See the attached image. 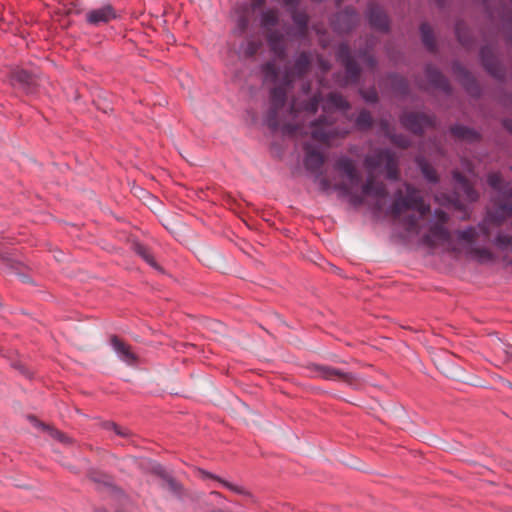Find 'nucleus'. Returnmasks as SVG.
I'll use <instances>...</instances> for the list:
<instances>
[{"instance_id": "1", "label": "nucleus", "mask_w": 512, "mask_h": 512, "mask_svg": "<svg viewBox=\"0 0 512 512\" xmlns=\"http://www.w3.org/2000/svg\"><path fill=\"white\" fill-rule=\"evenodd\" d=\"M366 167L369 170L370 176L363 186V193L365 195L382 197L386 194L385 187L382 183H376L372 179V174L379 168L383 167L389 179H396L397 177V160L395 155L389 150H382L374 155H370L365 160Z\"/></svg>"}, {"instance_id": "2", "label": "nucleus", "mask_w": 512, "mask_h": 512, "mask_svg": "<svg viewBox=\"0 0 512 512\" xmlns=\"http://www.w3.org/2000/svg\"><path fill=\"white\" fill-rule=\"evenodd\" d=\"M405 192V197L399 192L391 207V211L395 216H400L408 210L417 212L419 216H424L429 212V206L424 203L418 191L413 189L410 185H405Z\"/></svg>"}, {"instance_id": "3", "label": "nucleus", "mask_w": 512, "mask_h": 512, "mask_svg": "<svg viewBox=\"0 0 512 512\" xmlns=\"http://www.w3.org/2000/svg\"><path fill=\"white\" fill-rule=\"evenodd\" d=\"M436 221L431 223L429 233L425 237V241L431 247L442 246L447 250H455L452 245L450 234L444 227V224L448 220V216L443 211H436Z\"/></svg>"}, {"instance_id": "4", "label": "nucleus", "mask_w": 512, "mask_h": 512, "mask_svg": "<svg viewBox=\"0 0 512 512\" xmlns=\"http://www.w3.org/2000/svg\"><path fill=\"white\" fill-rule=\"evenodd\" d=\"M478 237L476 228L468 227L458 232V238L466 246L468 255L478 262L486 263L494 259L493 253L487 248H475L473 243Z\"/></svg>"}, {"instance_id": "5", "label": "nucleus", "mask_w": 512, "mask_h": 512, "mask_svg": "<svg viewBox=\"0 0 512 512\" xmlns=\"http://www.w3.org/2000/svg\"><path fill=\"white\" fill-rule=\"evenodd\" d=\"M331 126V123H328L326 118L312 123L310 132L312 139L315 142L328 144L334 137L347 133L346 130L338 131L333 129Z\"/></svg>"}, {"instance_id": "6", "label": "nucleus", "mask_w": 512, "mask_h": 512, "mask_svg": "<svg viewBox=\"0 0 512 512\" xmlns=\"http://www.w3.org/2000/svg\"><path fill=\"white\" fill-rule=\"evenodd\" d=\"M311 369L312 375L314 377L325 380H335L350 383L353 379L351 374L342 372L341 370L329 366L313 365Z\"/></svg>"}, {"instance_id": "7", "label": "nucleus", "mask_w": 512, "mask_h": 512, "mask_svg": "<svg viewBox=\"0 0 512 512\" xmlns=\"http://www.w3.org/2000/svg\"><path fill=\"white\" fill-rule=\"evenodd\" d=\"M110 345L117 357L127 365H136L138 356L132 351L131 347L121 341L118 337L113 336L110 339Z\"/></svg>"}, {"instance_id": "8", "label": "nucleus", "mask_w": 512, "mask_h": 512, "mask_svg": "<svg viewBox=\"0 0 512 512\" xmlns=\"http://www.w3.org/2000/svg\"><path fill=\"white\" fill-rule=\"evenodd\" d=\"M115 17V11L110 5L91 10L86 15L87 21L93 25L107 23Z\"/></svg>"}, {"instance_id": "9", "label": "nucleus", "mask_w": 512, "mask_h": 512, "mask_svg": "<svg viewBox=\"0 0 512 512\" xmlns=\"http://www.w3.org/2000/svg\"><path fill=\"white\" fill-rule=\"evenodd\" d=\"M458 197L468 202H474L478 198L476 191L470 186L467 180L458 172L454 173Z\"/></svg>"}, {"instance_id": "10", "label": "nucleus", "mask_w": 512, "mask_h": 512, "mask_svg": "<svg viewBox=\"0 0 512 512\" xmlns=\"http://www.w3.org/2000/svg\"><path fill=\"white\" fill-rule=\"evenodd\" d=\"M347 101L339 94L331 93L323 101L322 108L327 114L335 111L344 112L348 109Z\"/></svg>"}, {"instance_id": "11", "label": "nucleus", "mask_w": 512, "mask_h": 512, "mask_svg": "<svg viewBox=\"0 0 512 512\" xmlns=\"http://www.w3.org/2000/svg\"><path fill=\"white\" fill-rule=\"evenodd\" d=\"M402 124L414 133L422 132L423 128L427 124V119L423 115L419 114H406L402 117Z\"/></svg>"}, {"instance_id": "12", "label": "nucleus", "mask_w": 512, "mask_h": 512, "mask_svg": "<svg viewBox=\"0 0 512 512\" xmlns=\"http://www.w3.org/2000/svg\"><path fill=\"white\" fill-rule=\"evenodd\" d=\"M337 168L346 175L352 186L359 183L360 177L357 174L354 163L349 158H340L337 162Z\"/></svg>"}, {"instance_id": "13", "label": "nucleus", "mask_w": 512, "mask_h": 512, "mask_svg": "<svg viewBox=\"0 0 512 512\" xmlns=\"http://www.w3.org/2000/svg\"><path fill=\"white\" fill-rule=\"evenodd\" d=\"M324 162L322 153L317 149H312L310 145L306 146L305 165L309 170H318Z\"/></svg>"}, {"instance_id": "14", "label": "nucleus", "mask_w": 512, "mask_h": 512, "mask_svg": "<svg viewBox=\"0 0 512 512\" xmlns=\"http://www.w3.org/2000/svg\"><path fill=\"white\" fill-rule=\"evenodd\" d=\"M201 476L203 478H212V479H215L217 480L223 487H225L226 489L230 490L231 492L233 493H236V494H239V495H244V496H250V493L241 485H238V484H235V483H232V482H229V481H226L224 479H221L217 476H214L206 471H203V470H200L199 471Z\"/></svg>"}, {"instance_id": "15", "label": "nucleus", "mask_w": 512, "mask_h": 512, "mask_svg": "<svg viewBox=\"0 0 512 512\" xmlns=\"http://www.w3.org/2000/svg\"><path fill=\"white\" fill-rule=\"evenodd\" d=\"M370 23L381 30L388 28V21L386 15L381 10H371L369 13Z\"/></svg>"}, {"instance_id": "16", "label": "nucleus", "mask_w": 512, "mask_h": 512, "mask_svg": "<svg viewBox=\"0 0 512 512\" xmlns=\"http://www.w3.org/2000/svg\"><path fill=\"white\" fill-rule=\"evenodd\" d=\"M503 198L506 203L500 205L497 210V214H499L501 219L512 216V189L509 192H504Z\"/></svg>"}, {"instance_id": "17", "label": "nucleus", "mask_w": 512, "mask_h": 512, "mask_svg": "<svg viewBox=\"0 0 512 512\" xmlns=\"http://www.w3.org/2000/svg\"><path fill=\"white\" fill-rule=\"evenodd\" d=\"M31 422L33 423V425L35 427H39V428H42L43 430H45L52 438L54 439H57L58 441L60 442H66L68 440V438L62 434L61 432L55 430L54 428H51L45 424H42L40 423L37 419H35L34 417H31L30 418Z\"/></svg>"}, {"instance_id": "18", "label": "nucleus", "mask_w": 512, "mask_h": 512, "mask_svg": "<svg viewBox=\"0 0 512 512\" xmlns=\"http://www.w3.org/2000/svg\"><path fill=\"white\" fill-rule=\"evenodd\" d=\"M286 88L279 86L275 87L271 92V99L275 108L281 107L285 103Z\"/></svg>"}, {"instance_id": "19", "label": "nucleus", "mask_w": 512, "mask_h": 512, "mask_svg": "<svg viewBox=\"0 0 512 512\" xmlns=\"http://www.w3.org/2000/svg\"><path fill=\"white\" fill-rule=\"evenodd\" d=\"M422 41L429 49L434 47V38L431 27L428 24H422L420 27Z\"/></svg>"}, {"instance_id": "20", "label": "nucleus", "mask_w": 512, "mask_h": 512, "mask_svg": "<svg viewBox=\"0 0 512 512\" xmlns=\"http://www.w3.org/2000/svg\"><path fill=\"white\" fill-rule=\"evenodd\" d=\"M452 133L462 139H472L476 137V133L464 126H455L452 128Z\"/></svg>"}, {"instance_id": "21", "label": "nucleus", "mask_w": 512, "mask_h": 512, "mask_svg": "<svg viewBox=\"0 0 512 512\" xmlns=\"http://www.w3.org/2000/svg\"><path fill=\"white\" fill-rule=\"evenodd\" d=\"M512 244V236L508 234H498L494 240V245L500 249L505 250Z\"/></svg>"}, {"instance_id": "22", "label": "nucleus", "mask_w": 512, "mask_h": 512, "mask_svg": "<svg viewBox=\"0 0 512 512\" xmlns=\"http://www.w3.org/2000/svg\"><path fill=\"white\" fill-rule=\"evenodd\" d=\"M419 167L424 175V177L430 181L435 182L437 180L436 173L434 169L425 163L423 160H418Z\"/></svg>"}, {"instance_id": "23", "label": "nucleus", "mask_w": 512, "mask_h": 512, "mask_svg": "<svg viewBox=\"0 0 512 512\" xmlns=\"http://www.w3.org/2000/svg\"><path fill=\"white\" fill-rule=\"evenodd\" d=\"M265 81L276 82L278 74L274 63H267L264 67Z\"/></svg>"}, {"instance_id": "24", "label": "nucleus", "mask_w": 512, "mask_h": 512, "mask_svg": "<svg viewBox=\"0 0 512 512\" xmlns=\"http://www.w3.org/2000/svg\"><path fill=\"white\" fill-rule=\"evenodd\" d=\"M14 79L15 81L23 85L30 84L32 82L31 75L24 70L16 71L14 73Z\"/></svg>"}, {"instance_id": "25", "label": "nucleus", "mask_w": 512, "mask_h": 512, "mask_svg": "<svg viewBox=\"0 0 512 512\" xmlns=\"http://www.w3.org/2000/svg\"><path fill=\"white\" fill-rule=\"evenodd\" d=\"M492 222H496L497 224H499V220H498V217L497 216H494V215H489L482 223L479 224L478 228H479V231L483 233V235L485 237H487L489 235V231H488V228H487V225L489 223H492Z\"/></svg>"}, {"instance_id": "26", "label": "nucleus", "mask_w": 512, "mask_h": 512, "mask_svg": "<svg viewBox=\"0 0 512 512\" xmlns=\"http://www.w3.org/2000/svg\"><path fill=\"white\" fill-rule=\"evenodd\" d=\"M356 122L360 127L370 126L372 122L370 113L367 111H361L357 117Z\"/></svg>"}, {"instance_id": "27", "label": "nucleus", "mask_w": 512, "mask_h": 512, "mask_svg": "<svg viewBox=\"0 0 512 512\" xmlns=\"http://www.w3.org/2000/svg\"><path fill=\"white\" fill-rule=\"evenodd\" d=\"M309 65V58L306 54H301L296 60V69L298 73H303Z\"/></svg>"}, {"instance_id": "28", "label": "nucleus", "mask_w": 512, "mask_h": 512, "mask_svg": "<svg viewBox=\"0 0 512 512\" xmlns=\"http://www.w3.org/2000/svg\"><path fill=\"white\" fill-rule=\"evenodd\" d=\"M137 253L148 263L150 264L151 266L153 267H157L155 261H154V258L152 257V255L147 251L146 248L142 247V246H139L137 247Z\"/></svg>"}, {"instance_id": "29", "label": "nucleus", "mask_w": 512, "mask_h": 512, "mask_svg": "<svg viewBox=\"0 0 512 512\" xmlns=\"http://www.w3.org/2000/svg\"><path fill=\"white\" fill-rule=\"evenodd\" d=\"M488 184L495 190L501 188V177L497 173H492L488 176Z\"/></svg>"}, {"instance_id": "30", "label": "nucleus", "mask_w": 512, "mask_h": 512, "mask_svg": "<svg viewBox=\"0 0 512 512\" xmlns=\"http://www.w3.org/2000/svg\"><path fill=\"white\" fill-rule=\"evenodd\" d=\"M276 19H277V16L272 11L264 13L263 18H262L265 25L273 24L276 21Z\"/></svg>"}, {"instance_id": "31", "label": "nucleus", "mask_w": 512, "mask_h": 512, "mask_svg": "<svg viewBox=\"0 0 512 512\" xmlns=\"http://www.w3.org/2000/svg\"><path fill=\"white\" fill-rule=\"evenodd\" d=\"M319 103V99L317 97H314L311 102L305 105L304 110L308 112H315L317 110V106Z\"/></svg>"}, {"instance_id": "32", "label": "nucleus", "mask_w": 512, "mask_h": 512, "mask_svg": "<svg viewBox=\"0 0 512 512\" xmlns=\"http://www.w3.org/2000/svg\"><path fill=\"white\" fill-rule=\"evenodd\" d=\"M111 427L113 428V430L116 432V434L120 435V436H127L128 433L124 430H121L119 427H117L115 424H112Z\"/></svg>"}, {"instance_id": "33", "label": "nucleus", "mask_w": 512, "mask_h": 512, "mask_svg": "<svg viewBox=\"0 0 512 512\" xmlns=\"http://www.w3.org/2000/svg\"><path fill=\"white\" fill-rule=\"evenodd\" d=\"M406 224L408 226V229L412 230L413 228L416 227V219L413 218V217H409V219L407 220Z\"/></svg>"}, {"instance_id": "34", "label": "nucleus", "mask_w": 512, "mask_h": 512, "mask_svg": "<svg viewBox=\"0 0 512 512\" xmlns=\"http://www.w3.org/2000/svg\"><path fill=\"white\" fill-rule=\"evenodd\" d=\"M320 186H321V189L324 191L328 190L330 187L329 183L325 179L320 180Z\"/></svg>"}, {"instance_id": "35", "label": "nucleus", "mask_w": 512, "mask_h": 512, "mask_svg": "<svg viewBox=\"0 0 512 512\" xmlns=\"http://www.w3.org/2000/svg\"><path fill=\"white\" fill-rule=\"evenodd\" d=\"M447 202L455 208L459 206V199H448Z\"/></svg>"}, {"instance_id": "36", "label": "nucleus", "mask_w": 512, "mask_h": 512, "mask_svg": "<svg viewBox=\"0 0 512 512\" xmlns=\"http://www.w3.org/2000/svg\"><path fill=\"white\" fill-rule=\"evenodd\" d=\"M264 0H253L254 7H260L263 4Z\"/></svg>"}, {"instance_id": "37", "label": "nucleus", "mask_w": 512, "mask_h": 512, "mask_svg": "<svg viewBox=\"0 0 512 512\" xmlns=\"http://www.w3.org/2000/svg\"><path fill=\"white\" fill-rule=\"evenodd\" d=\"M347 71H348L349 73H354V70H353L352 65H348V66H347Z\"/></svg>"}, {"instance_id": "38", "label": "nucleus", "mask_w": 512, "mask_h": 512, "mask_svg": "<svg viewBox=\"0 0 512 512\" xmlns=\"http://www.w3.org/2000/svg\"><path fill=\"white\" fill-rule=\"evenodd\" d=\"M155 471H156L157 473L161 474V473H162V467H161V466H157V467H156V469H155Z\"/></svg>"}, {"instance_id": "39", "label": "nucleus", "mask_w": 512, "mask_h": 512, "mask_svg": "<svg viewBox=\"0 0 512 512\" xmlns=\"http://www.w3.org/2000/svg\"><path fill=\"white\" fill-rule=\"evenodd\" d=\"M241 25L244 27L246 25V22L244 20H241Z\"/></svg>"}, {"instance_id": "40", "label": "nucleus", "mask_w": 512, "mask_h": 512, "mask_svg": "<svg viewBox=\"0 0 512 512\" xmlns=\"http://www.w3.org/2000/svg\"><path fill=\"white\" fill-rule=\"evenodd\" d=\"M212 494H214L216 496H220V494L218 492H212Z\"/></svg>"}, {"instance_id": "41", "label": "nucleus", "mask_w": 512, "mask_h": 512, "mask_svg": "<svg viewBox=\"0 0 512 512\" xmlns=\"http://www.w3.org/2000/svg\"><path fill=\"white\" fill-rule=\"evenodd\" d=\"M376 99V95L373 96V98H369L368 100H374Z\"/></svg>"}, {"instance_id": "42", "label": "nucleus", "mask_w": 512, "mask_h": 512, "mask_svg": "<svg viewBox=\"0 0 512 512\" xmlns=\"http://www.w3.org/2000/svg\"><path fill=\"white\" fill-rule=\"evenodd\" d=\"M436 200L442 202V200L439 197H436Z\"/></svg>"}]
</instances>
